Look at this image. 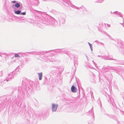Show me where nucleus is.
I'll return each mask as SVG.
<instances>
[{"label":"nucleus","mask_w":124,"mask_h":124,"mask_svg":"<svg viewBox=\"0 0 124 124\" xmlns=\"http://www.w3.org/2000/svg\"><path fill=\"white\" fill-rule=\"evenodd\" d=\"M57 105L54 104H52V109L53 111H56Z\"/></svg>","instance_id":"f257e3e1"},{"label":"nucleus","mask_w":124,"mask_h":124,"mask_svg":"<svg viewBox=\"0 0 124 124\" xmlns=\"http://www.w3.org/2000/svg\"><path fill=\"white\" fill-rule=\"evenodd\" d=\"M71 91L73 93H76L77 91L76 88L73 85L71 87Z\"/></svg>","instance_id":"f03ea898"},{"label":"nucleus","mask_w":124,"mask_h":124,"mask_svg":"<svg viewBox=\"0 0 124 124\" xmlns=\"http://www.w3.org/2000/svg\"><path fill=\"white\" fill-rule=\"evenodd\" d=\"M38 74L39 75V79L40 80H41L42 79V73L41 72L40 73H38Z\"/></svg>","instance_id":"7ed1b4c3"},{"label":"nucleus","mask_w":124,"mask_h":124,"mask_svg":"<svg viewBox=\"0 0 124 124\" xmlns=\"http://www.w3.org/2000/svg\"><path fill=\"white\" fill-rule=\"evenodd\" d=\"M21 12V11L19 10H18L17 11H15V13L17 14H20Z\"/></svg>","instance_id":"20e7f679"},{"label":"nucleus","mask_w":124,"mask_h":124,"mask_svg":"<svg viewBox=\"0 0 124 124\" xmlns=\"http://www.w3.org/2000/svg\"><path fill=\"white\" fill-rule=\"evenodd\" d=\"M20 6V5L18 3H16L15 5V6L16 7H17V8H18Z\"/></svg>","instance_id":"39448f33"},{"label":"nucleus","mask_w":124,"mask_h":124,"mask_svg":"<svg viewBox=\"0 0 124 124\" xmlns=\"http://www.w3.org/2000/svg\"><path fill=\"white\" fill-rule=\"evenodd\" d=\"M15 57H20V56L17 54H15Z\"/></svg>","instance_id":"423d86ee"},{"label":"nucleus","mask_w":124,"mask_h":124,"mask_svg":"<svg viewBox=\"0 0 124 124\" xmlns=\"http://www.w3.org/2000/svg\"><path fill=\"white\" fill-rule=\"evenodd\" d=\"M25 14H26V12H23V13H22L21 14L22 15H25Z\"/></svg>","instance_id":"0eeeda50"},{"label":"nucleus","mask_w":124,"mask_h":124,"mask_svg":"<svg viewBox=\"0 0 124 124\" xmlns=\"http://www.w3.org/2000/svg\"><path fill=\"white\" fill-rule=\"evenodd\" d=\"M16 1H12V3H16Z\"/></svg>","instance_id":"6e6552de"},{"label":"nucleus","mask_w":124,"mask_h":124,"mask_svg":"<svg viewBox=\"0 0 124 124\" xmlns=\"http://www.w3.org/2000/svg\"><path fill=\"white\" fill-rule=\"evenodd\" d=\"M89 45L90 46L91 48V45L89 43Z\"/></svg>","instance_id":"1a4fd4ad"},{"label":"nucleus","mask_w":124,"mask_h":124,"mask_svg":"<svg viewBox=\"0 0 124 124\" xmlns=\"http://www.w3.org/2000/svg\"><path fill=\"white\" fill-rule=\"evenodd\" d=\"M110 26V25H109V26H108L109 27Z\"/></svg>","instance_id":"9d476101"}]
</instances>
